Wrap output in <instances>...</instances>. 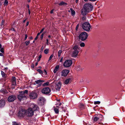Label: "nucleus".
Listing matches in <instances>:
<instances>
[{"mask_svg": "<svg viewBox=\"0 0 125 125\" xmlns=\"http://www.w3.org/2000/svg\"><path fill=\"white\" fill-rule=\"evenodd\" d=\"M28 92V90H26L24 91L21 92V94H23L25 95V94H27Z\"/></svg>", "mask_w": 125, "mask_h": 125, "instance_id": "5701e85b", "label": "nucleus"}, {"mask_svg": "<svg viewBox=\"0 0 125 125\" xmlns=\"http://www.w3.org/2000/svg\"><path fill=\"white\" fill-rule=\"evenodd\" d=\"M0 52L2 53H4V48H1L0 49Z\"/></svg>", "mask_w": 125, "mask_h": 125, "instance_id": "4c0bfd02", "label": "nucleus"}, {"mask_svg": "<svg viewBox=\"0 0 125 125\" xmlns=\"http://www.w3.org/2000/svg\"><path fill=\"white\" fill-rule=\"evenodd\" d=\"M48 38H49V40H50V38H51V36L50 35H49L48 36Z\"/></svg>", "mask_w": 125, "mask_h": 125, "instance_id": "774afa93", "label": "nucleus"}, {"mask_svg": "<svg viewBox=\"0 0 125 125\" xmlns=\"http://www.w3.org/2000/svg\"><path fill=\"white\" fill-rule=\"evenodd\" d=\"M28 13L29 15H30L31 13V12L30 11V10L29 9H28Z\"/></svg>", "mask_w": 125, "mask_h": 125, "instance_id": "bf43d9fd", "label": "nucleus"}, {"mask_svg": "<svg viewBox=\"0 0 125 125\" xmlns=\"http://www.w3.org/2000/svg\"><path fill=\"white\" fill-rule=\"evenodd\" d=\"M80 50V47L77 45L75 46L73 48L72 56L76 57Z\"/></svg>", "mask_w": 125, "mask_h": 125, "instance_id": "f03ea898", "label": "nucleus"}, {"mask_svg": "<svg viewBox=\"0 0 125 125\" xmlns=\"http://www.w3.org/2000/svg\"><path fill=\"white\" fill-rule=\"evenodd\" d=\"M58 4L60 6H62L63 5H68V4L65 3L63 1H62L60 3H59Z\"/></svg>", "mask_w": 125, "mask_h": 125, "instance_id": "412c9836", "label": "nucleus"}, {"mask_svg": "<svg viewBox=\"0 0 125 125\" xmlns=\"http://www.w3.org/2000/svg\"><path fill=\"white\" fill-rule=\"evenodd\" d=\"M38 38V36H37L35 38V39H34V40H36Z\"/></svg>", "mask_w": 125, "mask_h": 125, "instance_id": "680f3d73", "label": "nucleus"}, {"mask_svg": "<svg viewBox=\"0 0 125 125\" xmlns=\"http://www.w3.org/2000/svg\"><path fill=\"white\" fill-rule=\"evenodd\" d=\"M90 1H91V2H94L97 0H89Z\"/></svg>", "mask_w": 125, "mask_h": 125, "instance_id": "0e129e2a", "label": "nucleus"}, {"mask_svg": "<svg viewBox=\"0 0 125 125\" xmlns=\"http://www.w3.org/2000/svg\"><path fill=\"white\" fill-rule=\"evenodd\" d=\"M30 43V41H26L25 42V43L26 44V45H28Z\"/></svg>", "mask_w": 125, "mask_h": 125, "instance_id": "f704fd0d", "label": "nucleus"}, {"mask_svg": "<svg viewBox=\"0 0 125 125\" xmlns=\"http://www.w3.org/2000/svg\"><path fill=\"white\" fill-rule=\"evenodd\" d=\"M27 34H26L25 35V37L24 38V40H25L27 39Z\"/></svg>", "mask_w": 125, "mask_h": 125, "instance_id": "8fccbe9b", "label": "nucleus"}, {"mask_svg": "<svg viewBox=\"0 0 125 125\" xmlns=\"http://www.w3.org/2000/svg\"><path fill=\"white\" fill-rule=\"evenodd\" d=\"M49 40L48 39H47L46 40V43L47 44V45H49Z\"/></svg>", "mask_w": 125, "mask_h": 125, "instance_id": "de8ad7c7", "label": "nucleus"}, {"mask_svg": "<svg viewBox=\"0 0 125 125\" xmlns=\"http://www.w3.org/2000/svg\"><path fill=\"white\" fill-rule=\"evenodd\" d=\"M10 30L13 31H16L13 28H12Z\"/></svg>", "mask_w": 125, "mask_h": 125, "instance_id": "864d4df0", "label": "nucleus"}, {"mask_svg": "<svg viewBox=\"0 0 125 125\" xmlns=\"http://www.w3.org/2000/svg\"><path fill=\"white\" fill-rule=\"evenodd\" d=\"M59 65H57L56 66L55 69L58 70L59 68Z\"/></svg>", "mask_w": 125, "mask_h": 125, "instance_id": "49530a36", "label": "nucleus"}, {"mask_svg": "<svg viewBox=\"0 0 125 125\" xmlns=\"http://www.w3.org/2000/svg\"><path fill=\"white\" fill-rule=\"evenodd\" d=\"M63 59V57H62L61 59H60V62H62V61Z\"/></svg>", "mask_w": 125, "mask_h": 125, "instance_id": "13d9d810", "label": "nucleus"}, {"mask_svg": "<svg viewBox=\"0 0 125 125\" xmlns=\"http://www.w3.org/2000/svg\"><path fill=\"white\" fill-rule=\"evenodd\" d=\"M44 82V81L42 80L41 79H39L38 80H36L35 81V82L37 84H39L43 82Z\"/></svg>", "mask_w": 125, "mask_h": 125, "instance_id": "aec40b11", "label": "nucleus"}, {"mask_svg": "<svg viewBox=\"0 0 125 125\" xmlns=\"http://www.w3.org/2000/svg\"><path fill=\"white\" fill-rule=\"evenodd\" d=\"M0 56H3V54L2 53H0Z\"/></svg>", "mask_w": 125, "mask_h": 125, "instance_id": "338daca9", "label": "nucleus"}, {"mask_svg": "<svg viewBox=\"0 0 125 125\" xmlns=\"http://www.w3.org/2000/svg\"><path fill=\"white\" fill-rule=\"evenodd\" d=\"M81 67L80 65H78L77 66V70H80Z\"/></svg>", "mask_w": 125, "mask_h": 125, "instance_id": "58836bf2", "label": "nucleus"}, {"mask_svg": "<svg viewBox=\"0 0 125 125\" xmlns=\"http://www.w3.org/2000/svg\"><path fill=\"white\" fill-rule=\"evenodd\" d=\"M29 96L31 99H36L37 97L38 94L35 91H32L30 93Z\"/></svg>", "mask_w": 125, "mask_h": 125, "instance_id": "423d86ee", "label": "nucleus"}, {"mask_svg": "<svg viewBox=\"0 0 125 125\" xmlns=\"http://www.w3.org/2000/svg\"><path fill=\"white\" fill-rule=\"evenodd\" d=\"M62 50H60L58 52V57L60 56L62 53Z\"/></svg>", "mask_w": 125, "mask_h": 125, "instance_id": "c85d7f7f", "label": "nucleus"}, {"mask_svg": "<svg viewBox=\"0 0 125 125\" xmlns=\"http://www.w3.org/2000/svg\"><path fill=\"white\" fill-rule=\"evenodd\" d=\"M81 27L84 30L88 31L90 30L91 25L89 22H86L82 24Z\"/></svg>", "mask_w": 125, "mask_h": 125, "instance_id": "7ed1b4c3", "label": "nucleus"}, {"mask_svg": "<svg viewBox=\"0 0 125 125\" xmlns=\"http://www.w3.org/2000/svg\"><path fill=\"white\" fill-rule=\"evenodd\" d=\"M93 6L89 3H86L84 5L83 8L81 10V14L83 16L85 15L87 13L92 10Z\"/></svg>", "mask_w": 125, "mask_h": 125, "instance_id": "f257e3e1", "label": "nucleus"}, {"mask_svg": "<svg viewBox=\"0 0 125 125\" xmlns=\"http://www.w3.org/2000/svg\"><path fill=\"white\" fill-rule=\"evenodd\" d=\"M1 74L2 75V77H6V75L5 73L3 71H1Z\"/></svg>", "mask_w": 125, "mask_h": 125, "instance_id": "a878e982", "label": "nucleus"}, {"mask_svg": "<svg viewBox=\"0 0 125 125\" xmlns=\"http://www.w3.org/2000/svg\"><path fill=\"white\" fill-rule=\"evenodd\" d=\"M70 10L71 11L72 15V16L74 15L75 13V11L72 8H70Z\"/></svg>", "mask_w": 125, "mask_h": 125, "instance_id": "4be33fe9", "label": "nucleus"}, {"mask_svg": "<svg viewBox=\"0 0 125 125\" xmlns=\"http://www.w3.org/2000/svg\"><path fill=\"white\" fill-rule=\"evenodd\" d=\"M100 102L99 101H96L94 102V104H100Z\"/></svg>", "mask_w": 125, "mask_h": 125, "instance_id": "72a5a7b5", "label": "nucleus"}, {"mask_svg": "<svg viewBox=\"0 0 125 125\" xmlns=\"http://www.w3.org/2000/svg\"><path fill=\"white\" fill-rule=\"evenodd\" d=\"M79 108L81 109H82L84 108V106L83 104H80L79 105Z\"/></svg>", "mask_w": 125, "mask_h": 125, "instance_id": "b1692460", "label": "nucleus"}, {"mask_svg": "<svg viewBox=\"0 0 125 125\" xmlns=\"http://www.w3.org/2000/svg\"><path fill=\"white\" fill-rule=\"evenodd\" d=\"M34 112L32 109L29 108L27 110H26V115L28 117H31L33 115Z\"/></svg>", "mask_w": 125, "mask_h": 125, "instance_id": "39448f33", "label": "nucleus"}, {"mask_svg": "<svg viewBox=\"0 0 125 125\" xmlns=\"http://www.w3.org/2000/svg\"><path fill=\"white\" fill-rule=\"evenodd\" d=\"M69 71L68 70H62V76H66L68 73H69Z\"/></svg>", "mask_w": 125, "mask_h": 125, "instance_id": "dca6fc26", "label": "nucleus"}, {"mask_svg": "<svg viewBox=\"0 0 125 125\" xmlns=\"http://www.w3.org/2000/svg\"><path fill=\"white\" fill-rule=\"evenodd\" d=\"M6 104L5 101L3 99L0 100V108H2L4 107Z\"/></svg>", "mask_w": 125, "mask_h": 125, "instance_id": "f8f14e48", "label": "nucleus"}, {"mask_svg": "<svg viewBox=\"0 0 125 125\" xmlns=\"http://www.w3.org/2000/svg\"><path fill=\"white\" fill-rule=\"evenodd\" d=\"M8 1L7 0H5V1L4 2V4L5 5L7 6L8 5Z\"/></svg>", "mask_w": 125, "mask_h": 125, "instance_id": "473e14b6", "label": "nucleus"}, {"mask_svg": "<svg viewBox=\"0 0 125 125\" xmlns=\"http://www.w3.org/2000/svg\"><path fill=\"white\" fill-rule=\"evenodd\" d=\"M44 48V47L43 46V45L41 47V51H40V52H42Z\"/></svg>", "mask_w": 125, "mask_h": 125, "instance_id": "a19ab883", "label": "nucleus"}, {"mask_svg": "<svg viewBox=\"0 0 125 125\" xmlns=\"http://www.w3.org/2000/svg\"><path fill=\"white\" fill-rule=\"evenodd\" d=\"M47 31H43L42 33V34H43V35H44V34H45L46 33H47Z\"/></svg>", "mask_w": 125, "mask_h": 125, "instance_id": "5fc2aeb1", "label": "nucleus"}, {"mask_svg": "<svg viewBox=\"0 0 125 125\" xmlns=\"http://www.w3.org/2000/svg\"><path fill=\"white\" fill-rule=\"evenodd\" d=\"M80 45L81 47H83L85 46V44L83 42H82L80 44Z\"/></svg>", "mask_w": 125, "mask_h": 125, "instance_id": "e433bc0d", "label": "nucleus"}, {"mask_svg": "<svg viewBox=\"0 0 125 125\" xmlns=\"http://www.w3.org/2000/svg\"><path fill=\"white\" fill-rule=\"evenodd\" d=\"M43 34H42L41 35L40 38L41 39V40H42V39L43 37Z\"/></svg>", "mask_w": 125, "mask_h": 125, "instance_id": "3c124183", "label": "nucleus"}, {"mask_svg": "<svg viewBox=\"0 0 125 125\" xmlns=\"http://www.w3.org/2000/svg\"><path fill=\"white\" fill-rule=\"evenodd\" d=\"M49 84V83L48 82H46V83H44L43 84V86H47Z\"/></svg>", "mask_w": 125, "mask_h": 125, "instance_id": "c9c22d12", "label": "nucleus"}, {"mask_svg": "<svg viewBox=\"0 0 125 125\" xmlns=\"http://www.w3.org/2000/svg\"><path fill=\"white\" fill-rule=\"evenodd\" d=\"M12 82H15L16 83V78L15 76H12Z\"/></svg>", "mask_w": 125, "mask_h": 125, "instance_id": "c756f323", "label": "nucleus"}, {"mask_svg": "<svg viewBox=\"0 0 125 125\" xmlns=\"http://www.w3.org/2000/svg\"><path fill=\"white\" fill-rule=\"evenodd\" d=\"M88 36V35L87 32H83L79 34V38L81 41H84L87 39Z\"/></svg>", "mask_w": 125, "mask_h": 125, "instance_id": "20e7f679", "label": "nucleus"}, {"mask_svg": "<svg viewBox=\"0 0 125 125\" xmlns=\"http://www.w3.org/2000/svg\"><path fill=\"white\" fill-rule=\"evenodd\" d=\"M72 63V61L71 60H67L64 62L63 66L65 67H69L70 66Z\"/></svg>", "mask_w": 125, "mask_h": 125, "instance_id": "6e6552de", "label": "nucleus"}, {"mask_svg": "<svg viewBox=\"0 0 125 125\" xmlns=\"http://www.w3.org/2000/svg\"><path fill=\"white\" fill-rule=\"evenodd\" d=\"M57 71V70H56L55 69H54V70L53 71V73H56Z\"/></svg>", "mask_w": 125, "mask_h": 125, "instance_id": "6e6d98bb", "label": "nucleus"}, {"mask_svg": "<svg viewBox=\"0 0 125 125\" xmlns=\"http://www.w3.org/2000/svg\"><path fill=\"white\" fill-rule=\"evenodd\" d=\"M101 65V62H99L97 63L96 64V66L97 67H99Z\"/></svg>", "mask_w": 125, "mask_h": 125, "instance_id": "7c9ffc66", "label": "nucleus"}, {"mask_svg": "<svg viewBox=\"0 0 125 125\" xmlns=\"http://www.w3.org/2000/svg\"><path fill=\"white\" fill-rule=\"evenodd\" d=\"M0 92L4 94H6L8 93L7 90L4 88L1 89L0 91Z\"/></svg>", "mask_w": 125, "mask_h": 125, "instance_id": "f3484780", "label": "nucleus"}, {"mask_svg": "<svg viewBox=\"0 0 125 125\" xmlns=\"http://www.w3.org/2000/svg\"><path fill=\"white\" fill-rule=\"evenodd\" d=\"M42 57V55H40L38 57V62H39L41 58Z\"/></svg>", "mask_w": 125, "mask_h": 125, "instance_id": "79ce46f5", "label": "nucleus"}, {"mask_svg": "<svg viewBox=\"0 0 125 125\" xmlns=\"http://www.w3.org/2000/svg\"><path fill=\"white\" fill-rule=\"evenodd\" d=\"M97 118H98L100 120H101L102 119L103 117V115L101 114H98L97 115Z\"/></svg>", "mask_w": 125, "mask_h": 125, "instance_id": "6ab92c4d", "label": "nucleus"}, {"mask_svg": "<svg viewBox=\"0 0 125 125\" xmlns=\"http://www.w3.org/2000/svg\"><path fill=\"white\" fill-rule=\"evenodd\" d=\"M18 116L21 117H23L26 115V110L23 109H21L19 110Z\"/></svg>", "mask_w": 125, "mask_h": 125, "instance_id": "9b49d317", "label": "nucleus"}, {"mask_svg": "<svg viewBox=\"0 0 125 125\" xmlns=\"http://www.w3.org/2000/svg\"><path fill=\"white\" fill-rule=\"evenodd\" d=\"M73 80V78L71 77L66 80L65 81L64 83L65 84H67L68 83H70Z\"/></svg>", "mask_w": 125, "mask_h": 125, "instance_id": "2eb2a0df", "label": "nucleus"}, {"mask_svg": "<svg viewBox=\"0 0 125 125\" xmlns=\"http://www.w3.org/2000/svg\"><path fill=\"white\" fill-rule=\"evenodd\" d=\"M31 67L32 68H34V65L33 64H32L31 66Z\"/></svg>", "mask_w": 125, "mask_h": 125, "instance_id": "052dcab7", "label": "nucleus"}, {"mask_svg": "<svg viewBox=\"0 0 125 125\" xmlns=\"http://www.w3.org/2000/svg\"><path fill=\"white\" fill-rule=\"evenodd\" d=\"M44 28H43L40 31V33H42L44 31Z\"/></svg>", "mask_w": 125, "mask_h": 125, "instance_id": "09e8293b", "label": "nucleus"}, {"mask_svg": "<svg viewBox=\"0 0 125 125\" xmlns=\"http://www.w3.org/2000/svg\"><path fill=\"white\" fill-rule=\"evenodd\" d=\"M53 56V54H52L50 56L49 59V60H51Z\"/></svg>", "mask_w": 125, "mask_h": 125, "instance_id": "c03bdc74", "label": "nucleus"}, {"mask_svg": "<svg viewBox=\"0 0 125 125\" xmlns=\"http://www.w3.org/2000/svg\"><path fill=\"white\" fill-rule=\"evenodd\" d=\"M54 111L56 114H58L59 112V109L57 108H55L54 109Z\"/></svg>", "mask_w": 125, "mask_h": 125, "instance_id": "cd10ccee", "label": "nucleus"}, {"mask_svg": "<svg viewBox=\"0 0 125 125\" xmlns=\"http://www.w3.org/2000/svg\"><path fill=\"white\" fill-rule=\"evenodd\" d=\"M54 10V9H53L50 12V13H53V11Z\"/></svg>", "mask_w": 125, "mask_h": 125, "instance_id": "4d7b16f0", "label": "nucleus"}, {"mask_svg": "<svg viewBox=\"0 0 125 125\" xmlns=\"http://www.w3.org/2000/svg\"><path fill=\"white\" fill-rule=\"evenodd\" d=\"M82 19L83 20L85 21L86 19V17L85 16H83L82 17Z\"/></svg>", "mask_w": 125, "mask_h": 125, "instance_id": "37998d69", "label": "nucleus"}, {"mask_svg": "<svg viewBox=\"0 0 125 125\" xmlns=\"http://www.w3.org/2000/svg\"><path fill=\"white\" fill-rule=\"evenodd\" d=\"M12 125H18L17 123L15 122H13Z\"/></svg>", "mask_w": 125, "mask_h": 125, "instance_id": "ea45409f", "label": "nucleus"}, {"mask_svg": "<svg viewBox=\"0 0 125 125\" xmlns=\"http://www.w3.org/2000/svg\"><path fill=\"white\" fill-rule=\"evenodd\" d=\"M16 96L14 95H9L8 98V101L9 102L14 101L16 99Z\"/></svg>", "mask_w": 125, "mask_h": 125, "instance_id": "9d476101", "label": "nucleus"}, {"mask_svg": "<svg viewBox=\"0 0 125 125\" xmlns=\"http://www.w3.org/2000/svg\"><path fill=\"white\" fill-rule=\"evenodd\" d=\"M4 21L3 20H2V21L1 22V26H2L3 25V23H4Z\"/></svg>", "mask_w": 125, "mask_h": 125, "instance_id": "603ef678", "label": "nucleus"}, {"mask_svg": "<svg viewBox=\"0 0 125 125\" xmlns=\"http://www.w3.org/2000/svg\"><path fill=\"white\" fill-rule=\"evenodd\" d=\"M79 24H77L76 25V28H75V30H76V31H77V30L79 28Z\"/></svg>", "mask_w": 125, "mask_h": 125, "instance_id": "a18cd8bd", "label": "nucleus"}, {"mask_svg": "<svg viewBox=\"0 0 125 125\" xmlns=\"http://www.w3.org/2000/svg\"><path fill=\"white\" fill-rule=\"evenodd\" d=\"M60 111V112H62L63 111L65 112L66 110V108H65L64 109L63 107L61 106L59 108Z\"/></svg>", "mask_w": 125, "mask_h": 125, "instance_id": "a211bd4d", "label": "nucleus"}, {"mask_svg": "<svg viewBox=\"0 0 125 125\" xmlns=\"http://www.w3.org/2000/svg\"><path fill=\"white\" fill-rule=\"evenodd\" d=\"M37 71L40 73L42 74L43 73L42 71L40 69H38L37 70Z\"/></svg>", "mask_w": 125, "mask_h": 125, "instance_id": "2f4dec72", "label": "nucleus"}, {"mask_svg": "<svg viewBox=\"0 0 125 125\" xmlns=\"http://www.w3.org/2000/svg\"><path fill=\"white\" fill-rule=\"evenodd\" d=\"M44 72H45V73H44L45 74L47 75V72H46V71L45 70H44Z\"/></svg>", "mask_w": 125, "mask_h": 125, "instance_id": "e2e57ef3", "label": "nucleus"}, {"mask_svg": "<svg viewBox=\"0 0 125 125\" xmlns=\"http://www.w3.org/2000/svg\"><path fill=\"white\" fill-rule=\"evenodd\" d=\"M61 83L59 81L58 83L56 84L55 86V88L56 90L58 91H60L61 86Z\"/></svg>", "mask_w": 125, "mask_h": 125, "instance_id": "4468645a", "label": "nucleus"}, {"mask_svg": "<svg viewBox=\"0 0 125 125\" xmlns=\"http://www.w3.org/2000/svg\"><path fill=\"white\" fill-rule=\"evenodd\" d=\"M99 121V119L97 118V116H95L94 118L93 121L94 122H96Z\"/></svg>", "mask_w": 125, "mask_h": 125, "instance_id": "393cba45", "label": "nucleus"}, {"mask_svg": "<svg viewBox=\"0 0 125 125\" xmlns=\"http://www.w3.org/2000/svg\"><path fill=\"white\" fill-rule=\"evenodd\" d=\"M30 108L32 109V110L34 112L35 111L38 112V110L39 109L38 106L36 104H31V105Z\"/></svg>", "mask_w": 125, "mask_h": 125, "instance_id": "0eeeda50", "label": "nucleus"}, {"mask_svg": "<svg viewBox=\"0 0 125 125\" xmlns=\"http://www.w3.org/2000/svg\"><path fill=\"white\" fill-rule=\"evenodd\" d=\"M49 50L48 49H45L44 51V53L45 54H47L49 52Z\"/></svg>", "mask_w": 125, "mask_h": 125, "instance_id": "bb28decb", "label": "nucleus"}, {"mask_svg": "<svg viewBox=\"0 0 125 125\" xmlns=\"http://www.w3.org/2000/svg\"><path fill=\"white\" fill-rule=\"evenodd\" d=\"M19 94L18 95V98L19 100H22L24 98H25L26 96L25 95L23 94H21V91L19 92Z\"/></svg>", "mask_w": 125, "mask_h": 125, "instance_id": "ddd939ff", "label": "nucleus"}, {"mask_svg": "<svg viewBox=\"0 0 125 125\" xmlns=\"http://www.w3.org/2000/svg\"><path fill=\"white\" fill-rule=\"evenodd\" d=\"M29 39L30 40H31L33 39V38L32 36H31L29 37Z\"/></svg>", "mask_w": 125, "mask_h": 125, "instance_id": "69168bd1", "label": "nucleus"}, {"mask_svg": "<svg viewBox=\"0 0 125 125\" xmlns=\"http://www.w3.org/2000/svg\"><path fill=\"white\" fill-rule=\"evenodd\" d=\"M51 91V89L48 87L44 88L42 90V93L45 94H49Z\"/></svg>", "mask_w": 125, "mask_h": 125, "instance_id": "1a4fd4ad", "label": "nucleus"}]
</instances>
